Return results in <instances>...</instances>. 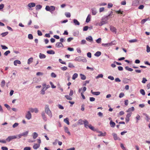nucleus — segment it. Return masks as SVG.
<instances>
[{
	"instance_id": "nucleus-1",
	"label": "nucleus",
	"mask_w": 150,
	"mask_h": 150,
	"mask_svg": "<svg viewBox=\"0 0 150 150\" xmlns=\"http://www.w3.org/2000/svg\"><path fill=\"white\" fill-rule=\"evenodd\" d=\"M45 112L50 117L52 116V114L51 111L50 110L49 106L48 105H46L45 107Z\"/></svg>"
},
{
	"instance_id": "nucleus-2",
	"label": "nucleus",
	"mask_w": 150,
	"mask_h": 150,
	"mask_svg": "<svg viewBox=\"0 0 150 150\" xmlns=\"http://www.w3.org/2000/svg\"><path fill=\"white\" fill-rule=\"evenodd\" d=\"M74 60L75 61L79 62H80L81 61L85 62H87L86 59L85 57L81 56H79L76 57L74 59Z\"/></svg>"
},
{
	"instance_id": "nucleus-3",
	"label": "nucleus",
	"mask_w": 150,
	"mask_h": 150,
	"mask_svg": "<svg viewBox=\"0 0 150 150\" xmlns=\"http://www.w3.org/2000/svg\"><path fill=\"white\" fill-rule=\"evenodd\" d=\"M45 9L46 11H49L52 13V11L55 10V7L54 6H47L45 7Z\"/></svg>"
},
{
	"instance_id": "nucleus-4",
	"label": "nucleus",
	"mask_w": 150,
	"mask_h": 150,
	"mask_svg": "<svg viewBox=\"0 0 150 150\" xmlns=\"http://www.w3.org/2000/svg\"><path fill=\"white\" fill-rule=\"evenodd\" d=\"M25 117V118L28 120H29L31 119L32 117V115L30 111H29L27 112Z\"/></svg>"
},
{
	"instance_id": "nucleus-5",
	"label": "nucleus",
	"mask_w": 150,
	"mask_h": 150,
	"mask_svg": "<svg viewBox=\"0 0 150 150\" xmlns=\"http://www.w3.org/2000/svg\"><path fill=\"white\" fill-rule=\"evenodd\" d=\"M92 14L93 15H96L98 13L97 9L95 8H93L91 9Z\"/></svg>"
},
{
	"instance_id": "nucleus-6",
	"label": "nucleus",
	"mask_w": 150,
	"mask_h": 150,
	"mask_svg": "<svg viewBox=\"0 0 150 150\" xmlns=\"http://www.w3.org/2000/svg\"><path fill=\"white\" fill-rule=\"evenodd\" d=\"M29 110L30 112L32 113L35 112V113H37L39 111L38 109L36 108H29Z\"/></svg>"
},
{
	"instance_id": "nucleus-7",
	"label": "nucleus",
	"mask_w": 150,
	"mask_h": 150,
	"mask_svg": "<svg viewBox=\"0 0 150 150\" xmlns=\"http://www.w3.org/2000/svg\"><path fill=\"white\" fill-rule=\"evenodd\" d=\"M132 113H127L126 116L125 120L127 122H128L129 120V117L131 116Z\"/></svg>"
},
{
	"instance_id": "nucleus-8",
	"label": "nucleus",
	"mask_w": 150,
	"mask_h": 150,
	"mask_svg": "<svg viewBox=\"0 0 150 150\" xmlns=\"http://www.w3.org/2000/svg\"><path fill=\"white\" fill-rule=\"evenodd\" d=\"M55 46L57 48H60L61 47H63L64 46L62 43L57 42L56 43Z\"/></svg>"
},
{
	"instance_id": "nucleus-9",
	"label": "nucleus",
	"mask_w": 150,
	"mask_h": 150,
	"mask_svg": "<svg viewBox=\"0 0 150 150\" xmlns=\"http://www.w3.org/2000/svg\"><path fill=\"white\" fill-rule=\"evenodd\" d=\"M110 30L112 32L115 33H117V29L115 27L111 26L110 27Z\"/></svg>"
},
{
	"instance_id": "nucleus-10",
	"label": "nucleus",
	"mask_w": 150,
	"mask_h": 150,
	"mask_svg": "<svg viewBox=\"0 0 150 150\" xmlns=\"http://www.w3.org/2000/svg\"><path fill=\"white\" fill-rule=\"evenodd\" d=\"M29 132V131H26L25 132H23L21 133L22 136H23L24 137H26L28 135V133Z\"/></svg>"
},
{
	"instance_id": "nucleus-11",
	"label": "nucleus",
	"mask_w": 150,
	"mask_h": 150,
	"mask_svg": "<svg viewBox=\"0 0 150 150\" xmlns=\"http://www.w3.org/2000/svg\"><path fill=\"white\" fill-rule=\"evenodd\" d=\"M139 0H134L133 1L132 5L134 6H137L139 4Z\"/></svg>"
},
{
	"instance_id": "nucleus-12",
	"label": "nucleus",
	"mask_w": 150,
	"mask_h": 150,
	"mask_svg": "<svg viewBox=\"0 0 150 150\" xmlns=\"http://www.w3.org/2000/svg\"><path fill=\"white\" fill-rule=\"evenodd\" d=\"M84 124L85 126V127L86 128H88V126L89 125V122H88L86 120H84Z\"/></svg>"
},
{
	"instance_id": "nucleus-13",
	"label": "nucleus",
	"mask_w": 150,
	"mask_h": 150,
	"mask_svg": "<svg viewBox=\"0 0 150 150\" xmlns=\"http://www.w3.org/2000/svg\"><path fill=\"white\" fill-rule=\"evenodd\" d=\"M32 136L33 138L34 139H35L38 137V134L37 133L34 132L33 133Z\"/></svg>"
},
{
	"instance_id": "nucleus-14",
	"label": "nucleus",
	"mask_w": 150,
	"mask_h": 150,
	"mask_svg": "<svg viewBox=\"0 0 150 150\" xmlns=\"http://www.w3.org/2000/svg\"><path fill=\"white\" fill-rule=\"evenodd\" d=\"M86 39L87 41H89L91 42L93 41V38L91 36H89L88 37H86Z\"/></svg>"
},
{
	"instance_id": "nucleus-15",
	"label": "nucleus",
	"mask_w": 150,
	"mask_h": 150,
	"mask_svg": "<svg viewBox=\"0 0 150 150\" xmlns=\"http://www.w3.org/2000/svg\"><path fill=\"white\" fill-rule=\"evenodd\" d=\"M43 88L41 90V93L42 95H44L45 94V91L47 89L45 86H42Z\"/></svg>"
},
{
	"instance_id": "nucleus-16",
	"label": "nucleus",
	"mask_w": 150,
	"mask_h": 150,
	"mask_svg": "<svg viewBox=\"0 0 150 150\" xmlns=\"http://www.w3.org/2000/svg\"><path fill=\"white\" fill-rule=\"evenodd\" d=\"M28 6V7L30 8L35 7V4L34 3L31 2L29 3Z\"/></svg>"
},
{
	"instance_id": "nucleus-17",
	"label": "nucleus",
	"mask_w": 150,
	"mask_h": 150,
	"mask_svg": "<svg viewBox=\"0 0 150 150\" xmlns=\"http://www.w3.org/2000/svg\"><path fill=\"white\" fill-rule=\"evenodd\" d=\"M40 146V144H35L33 146V148L34 149H37L39 148Z\"/></svg>"
},
{
	"instance_id": "nucleus-18",
	"label": "nucleus",
	"mask_w": 150,
	"mask_h": 150,
	"mask_svg": "<svg viewBox=\"0 0 150 150\" xmlns=\"http://www.w3.org/2000/svg\"><path fill=\"white\" fill-rule=\"evenodd\" d=\"M91 93L93 95L96 96L99 95L100 94V92L99 91L93 92L92 90H91Z\"/></svg>"
},
{
	"instance_id": "nucleus-19",
	"label": "nucleus",
	"mask_w": 150,
	"mask_h": 150,
	"mask_svg": "<svg viewBox=\"0 0 150 150\" xmlns=\"http://www.w3.org/2000/svg\"><path fill=\"white\" fill-rule=\"evenodd\" d=\"M64 130L66 133H67L69 135H71L70 132L69 131L68 128L67 127H65Z\"/></svg>"
},
{
	"instance_id": "nucleus-20",
	"label": "nucleus",
	"mask_w": 150,
	"mask_h": 150,
	"mask_svg": "<svg viewBox=\"0 0 150 150\" xmlns=\"http://www.w3.org/2000/svg\"><path fill=\"white\" fill-rule=\"evenodd\" d=\"M112 135L113 136V138L115 140H117V139L120 140V138H118L117 136V135L115 133H113L112 134Z\"/></svg>"
},
{
	"instance_id": "nucleus-21",
	"label": "nucleus",
	"mask_w": 150,
	"mask_h": 150,
	"mask_svg": "<svg viewBox=\"0 0 150 150\" xmlns=\"http://www.w3.org/2000/svg\"><path fill=\"white\" fill-rule=\"evenodd\" d=\"M39 58L41 59H45L46 57V56L44 54L40 53L39 55Z\"/></svg>"
},
{
	"instance_id": "nucleus-22",
	"label": "nucleus",
	"mask_w": 150,
	"mask_h": 150,
	"mask_svg": "<svg viewBox=\"0 0 150 150\" xmlns=\"http://www.w3.org/2000/svg\"><path fill=\"white\" fill-rule=\"evenodd\" d=\"M110 127H114L115 125V123L114 122H113L112 121V120H111L110 121Z\"/></svg>"
},
{
	"instance_id": "nucleus-23",
	"label": "nucleus",
	"mask_w": 150,
	"mask_h": 150,
	"mask_svg": "<svg viewBox=\"0 0 150 150\" xmlns=\"http://www.w3.org/2000/svg\"><path fill=\"white\" fill-rule=\"evenodd\" d=\"M73 22L75 25H80L79 22L76 19L73 20Z\"/></svg>"
},
{
	"instance_id": "nucleus-24",
	"label": "nucleus",
	"mask_w": 150,
	"mask_h": 150,
	"mask_svg": "<svg viewBox=\"0 0 150 150\" xmlns=\"http://www.w3.org/2000/svg\"><path fill=\"white\" fill-rule=\"evenodd\" d=\"M101 54L100 52L97 51L94 54V55L96 57H98L101 55Z\"/></svg>"
},
{
	"instance_id": "nucleus-25",
	"label": "nucleus",
	"mask_w": 150,
	"mask_h": 150,
	"mask_svg": "<svg viewBox=\"0 0 150 150\" xmlns=\"http://www.w3.org/2000/svg\"><path fill=\"white\" fill-rule=\"evenodd\" d=\"M91 17V15L90 14L88 15L86 20V23H88L90 21Z\"/></svg>"
},
{
	"instance_id": "nucleus-26",
	"label": "nucleus",
	"mask_w": 150,
	"mask_h": 150,
	"mask_svg": "<svg viewBox=\"0 0 150 150\" xmlns=\"http://www.w3.org/2000/svg\"><path fill=\"white\" fill-rule=\"evenodd\" d=\"M17 64H21V62L19 60H16L14 62V64L16 66L17 65Z\"/></svg>"
},
{
	"instance_id": "nucleus-27",
	"label": "nucleus",
	"mask_w": 150,
	"mask_h": 150,
	"mask_svg": "<svg viewBox=\"0 0 150 150\" xmlns=\"http://www.w3.org/2000/svg\"><path fill=\"white\" fill-rule=\"evenodd\" d=\"M47 54H55L53 50H52L47 51Z\"/></svg>"
},
{
	"instance_id": "nucleus-28",
	"label": "nucleus",
	"mask_w": 150,
	"mask_h": 150,
	"mask_svg": "<svg viewBox=\"0 0 150 150\" xmlns=\"http://www.w3.org/2000/svg\"><path fill=\"white\" fill-rule=\"evenodd\" d=\"M80 75L81 76V79L83 80H85L86 79V77L84 75L82 74H80Z\"/></svg>"
},
{
	"instance_id": "nucleus-29",
	"label": "nucleus",
	"mask_w": 150,
	"mask_h": 150,
	"mask_svg": "<svg viewBox=\"0 0 150 150\" xmlns=\"http://www.w3.org/2000/svg\"><path fill=\"white\" fill-rule=\"evenodd\" d=\"M116 41L115 40L112 41L111 42L109 43V46H110L112 45H115L116 44Z\"/></svg>"
},
{
	"instance_id": "nucleus-30",
	"label": "nucleus",
	"mask_w": 150,
	"mask_h": 150,
	"mask_svg": "<svg viewBox=\"0 0 150 150\" xmlns=\"http://www.w3.org/2000/svg\"><path fill=\"white\" fill-rule=\"evenodd\" d=\"M64 121L68 125H69V120L68 118H66L64 119Z\"/></svg>"
},
{
	"instance_id": "nucleus-31",
	"label": "nucleus",
	"mask_w": 150,
	"mask_h": 150,
	"mask_svg": "<svg viewBox=\"0 0 150 150\" xmlns=\"http://www.w3.org/2000/svg\"><path fill=\"white\" fill-rule=\"evenodd\" d=\"M134 107H132L131 108H129L128 110L127 111V112H129L130 111H133L134 110Z\"/></svg>"
},
{
	"instance_id": "nucleus-32",
	"label": "nucleus",
	"mask_w": 150,
	"mask_h": 150,
	"mask_svg": "<svg viewBox=\"0 0 150 150\" xmlns=\"http://www.w3.org/2000/svg\"><path fill=\"white\" fill-rule=\"evenodd\" d=\"M42 7V6L40 5H37L35 7V8L36 10H38L40 9Z\"/></svg>"
},
{
	"instance_id": "nucleus-33",
	"label": "nucleus",
	"mask_w": 150,
	"mask_h": 150,
	"mask_svg": "<svg viewBox=\"0 0 150 150\" xmlns=\"http://www.w3.org/2000/svg\"><path fill=\"white\" fill-rule=\"evenodd\" d=\"M78 76V74L77 73L74 74L72 76V79L73 80H75L76 78Z\"/></svg>"
},
{
	"instance_id": "nucleus-34",
	"label": "nucleus",
	"mask_w": 150,
	"mask_h": 150,
	"mask_svg": "<svg viewBox=\"0 0 150 150\" xmlns=\"http://www.w3.org/2000/svg\"><path fill=\"white\" fill-rule=\"evenodd\" d=\"M5 83H6L5 81L4 80H2L1 84V87H4L5 85Z\"/></svg>"
},
{
	"instance_id": "nucleus-35",
	"label": "nucleus",
	"mask_w": 150,
	"mask_h": 150,
	"mask_svg": "<svg viewBox=\"0 0 150 150\" xmlns=\"http://www.w3.org/2000/svg\"><path fill=\"white\" fill-rule=\"evenodd\" d=\"M84 120H83L81 119L79 120L78 121V123L80 125H83L84 124Z\"/></svg>"
},
{
	"instance_id": "nucleus-36",
	"label": "nucleus",
	"mask_w": 150,
	"mask_h": 150,
	"mask_svg": "<svg viewBox=\"0 0 150 150\" xmlns=\"http://www.w3.org/2000/svg\"><path fill=\"white\" fill-rule=\"evenodd\" d=\"M33 58L32 57H31L28 59V64H30L31 63L33 62Z\"/></svg>"
},
{
	"instance_id": "nucleus-37",
	"label": "nucleus",
	"mask_w": 150,
	"mask_h": 150,
	"mask_svg": "<svg viewBox=\"0 0 150 150\" xmlns=\"http://www.w3.org/2000/svg\"><path fill=\"white\" fill-rule=\"evenodd\" d=\"M125 68V69L126 70H128L129 71H132L133 70V69H132L131 68H129L128 66L126 67Z\"/></svg>"
},
{
	"instance_id": "nucleus-38",
	"label": "nucleus",
	"mask_w": 150,
	"mask_h": 150,
	"mask_svg": "<svg viewBox=\"0 0 150 150\" xmlns=\"http://www.w3.org/2000/svg\"><path fill=\"white\" fill-rule=\"evenodd\" d=\"M140 93L143 96H144L145 94V93L144 90L143 89H141L140 90Z\"/></svg>"
},
{
	"instance_id": "nucleus-39",
	"label": "nucleus",
	"mask_w": 150,
	"mask_h": 150,
	"mask_svg": "<svg viewBox=\"0 0 150 150\" xmlns=\"http://www.w3.org/2000/svg\"><path fill=\"white\" fill-rule=\"evenodd\" d=\"M65 97L68 100H71L72 99L71 97H70V96L68 95H66L65 96Z\"/></svg>"
},
{
	"instance_id": "nucleus-40",
	"label": "nucleus",
	"mask_w": 150,
	"mask_h": 150,
	"mask_svg": "<svg viewBox=\"0 0 150 150\" xmlns=\"http://www.w3.org/2000/svg\"><path fill=\"white\" fill-rule=\"evenodd\" d=\"M65 15L68 18H69L71 16V14L69 12H66L65 13Z\"/></svg>"
},
{
	"instance_id": "nucleus-41",
	"label": "nucleus",
	"mask_w": 150,
	"mask_h": 150,
	"mask_svg": "<svg viewBox=\"0 0 150 150\" xmlns=\"http://www.w3.org/2000/svg\"><path fill=\"white\" fill-rule=\"evenodd\" d=\"M42 86H45L47 89L50 88V87L49 85H47L45 83H43L42 84Z\"/></svg>"
},
{
	"instance_id": "nucleus-42",
	"label": "nucleus",
	"mask_w": 150,
	"mask_h": 150,
	"mask_svg": "<svg viewBox=\"0 0 150 150\" xmlns=\"http://www.w3.org/2000/svg\"><path fill=\"white\" fill-rule=\"evenodd\" d=\"M95 25L97 26L98 25L100 26L103 25V24L101 22H100L99 23L98 22L96 23L95 24Z\"/></svg>"
},
{
	"instance_id": "nucleus-43",
	"label": "nucleus",
	"mask_w": 150,
	"mask_h": 150,
	"mask_svg": "<svg viewBox=\"0 0 150 150\" xmlns=\"http://www.w3.org/2000/svg\"><path fill=\"white\" fill-rule=\"evenodd\" d=\"M143 115H145L146 117V120L147 121H148L149 119V117L148 116V115L147 114L145 113H143Z\"/></svg>"
},
{
	"instance_id": "nucleus-44",
	"label": "nucleus",
	"mask_w": 150,
	"mask_h": 150,
	"mask_svg": "<svg viewBox=\"0 0 150 150\" xmlns=\"http://www.w3.org/2000/svg\"><path fill=\"white\" fill-rule=\"evenodd\" d=\"M8 32H6L3 33H2L1 34V35H2V37H4L6 35H7L8 34Z\"/></svg>"
},
{
	"instance_id": "nucleus-45",
	"label": "nucleus",
	"mask_w": 150,
	"mask_h": 150,
	"mask_svg": "<svg viewBox=\"0 0 150 150\" xmlns=\"http://www.w3.org/2000/svg\"><path fill=\"white\" fill-rule=\"evenodd\" d=\"M137 42V40L136 39H133L129 40V42L130 43L135 42Z\"/></svg>"
},
{
	"instance_id": "nucleus-46",
	"label": "nucleus",
	"mask_w": 150,
	"mask_h": 150,
	"mask_svg": "<svg viewBox=\"0 0 150 150\" xmlns=\"http://www.w3.org/2000/svg\"><path fill=\"white\" fill-rule=\"evenodd\" d=\"M105 8L104 7H102L100 8L99 9V12L100 13H101L104 11Z\"/></svg>"
},
{
	"instance_id": "nucleus-47",
	"label": "nucleus",
	"mask_w": 150,
	"mask_h": 150,
	"mask_svg": "<svg viewBox=\"0 0 150 150\" xmlns=\"http://www.w3.org/2000/svg\"><path fill=\"white\" fill-rule=\"evenodd\" d=\"M19 124L18 123H15L12 126V127L13 128H15L18 127V125Z\"/></svg>"
},
{
	"instance_id": "nucleus-48",
	"label": "nucleus",
	"mask_w": 150,
	"mask_h": 150,
	"mask_svg": "<svg viewBox=\"0 0 150 150\" xmlns=\"http://www.w3.org/2000/svg\"><path fill=\"white\" fill-rule=\"evenodd\" d=\"M10 51L9 50H7L4 52V54L5 56H7L10 53Z\"/></svg>"
},
{
	"instance_id": "nucleus-49",
	"label": "nucleus",
	"mask_w": 150,
	"mask_h": 150,
	"mask_svg": "<svg viewBox=\"0 0 150 150\" xmlns=\"http://www.w3.org/2000/svg\"><path fill=\"white\" fill-rule=\"evenodd\" d=\"M103 75L102 74H99L98 76H97L96 77V79H98L100 78H103Z\"/></svg>"
},
{
	"instance_id": "nucleus-50",
	"label": "nucleus",
	"mask_w": 150,
	"mask_h": 150,
	"mask_svg": "<svg viewBox=\"0 0 150 150\" xmlns=\"http://www.w3.org/2000/svg\"><path fill=\"white\" fill-rule=\"evenodd\" d=\"M113 12L112 11H111L110 12V13L108 16H107L106 17V18H107V19H108V18L109 17H110V18H112V16L111 15L112 14Z\"/></svg>"
},
{
	"instance_id": "nucleus-51",
	"label": "nucleus",
	"mask_w": 150,
	"mask_h": 150,
	"mask_svg": "<svg viewBox=\"0 0 150 150\" xmlns=\"http://www.w3.org/2000/svg\"><path fill=\"white\" fill-rule=\"evenodd\" d=\"M4 105L8 110H10V109L11 107L8 105L7 104H5Z\"/></svg>"
},
{
	"instance_id": "nucleus-52",
	"label": "nucleus",
	"mask_w": 150,
	"mask_h": 150,
	"mask_svg": "<svg viewBox=\"0 0 150 150\" xmlns=\"http://www.w3.org/2000/svg\"><path fill=\"white\" fill-rule=\"evenodd\" d=\"M59 62L62 64H66V63L65 62H64L61 59H59Z\"/></svg>"
},
{
	"instance_id": "nucleus-53",
	"label": "nucleus",
	"mask_w": 150,
	"mask_h": 150,
	"mask_svg": "<svg viewBox=\"0 0 150 150\" xmlns=\"http://www.w3.org/2000/svg\"><path fill=\"white\" fill-rule=\"evenodd\" d=\"M148 20L147 18H145L142 20L141 23L142 24H144Z\"/></svg>"
},
{
	"instance_id": "nucleus-54",
	"label": "nucleus",
	"mask_w": 150,
	"mask_h": 150,
	"mask_svg": "<svg viewBox=\"0 0 150 150\" xmlns=\"http://www.w3.org/2000/svg\"><path fill=\"white\" fill-rule=\"evenodd\" d=\"M89 128L91 130H94V127H93L91 126V125H88V128Z\"/></svg>"
},
{
	"instance_id": "nucleus-55",
	"label": "nucleus",
	"mask_w": 150,
	"mask_h": 150,
	"mask_svg": "<svg viewBox=\"0 0 150 150\" xmlns=\"http://www.w3.org/2000/svg\"><path fill=\"white\" fill-rule=\"evenodd\" d=\"M89 128L91 130H94V127H93L91 126V125H88V128Z\"/></svg>"
},
{
	"instance_id": "nucleus-56",
	"label": "nucleus",
	"mask_w": 150,
	"mask_h": 150,
	"mask_svg": "<svg viewBox=\"0 0 150 150\" xmlns=\"http://www.w3.org/2000/svg\"><path fill=\"white\" fill-rule=\"evenodd\" d=\"M89 128L91 130H94V127H93L91 126V125H88V128Z\"/></svg>"
},
{
	"instance_id": "nucleus-57",
	"label": "nucleus",
	"mask_w": 150,
	"mask_h": 150,
	"mask_svg": "<svg viewBox=\"0 0 150 150\" xmlns=\"http://www.w3.org/2000/svg\"><path fill=\"white\" fill-rule=\"evenodd\" d=\"M140 116L139 115H137V116L136 117V119L137 120V122H138V121L140 120Z\"/></svg>"
},
{
	"instance_id": "nucleus-58",
	"label": "nucleus",
	"mask_w": 150,
	"mask_h": 150,
	"mask_svg": "<svg viewBox=\"0 0 150 150\" xmlns=\"http://www.w3.org/2000/svg\"><path fill=\"white\" fill-rule=\"evenodd\" d=\"M89 27L87 26H84L83 29V31H87Z\"/></svg>"
},
{
	"instance_id": "nucleus-59",
	"label": "nucleus",
	"mask_w": 150,
	"mask_h": 150,
	"mask_svg": "<svg viewBox=\"0 0 150 150\" xmlns=\"http://www.w3.org/2000/svg\"><path fill=\"white\" fill-rule=\"evenodd\" d=\"M107 5V4L103 2L100 3L98 4V5L100 6H105Z\"/></svg>"
},
{
	"instance_id": "nucleus-60",
	"label": "nucleus",
	"mask_w": 150,
	"mask_h": 150,
	"mask_svg": "<svg viewBox=\"0 0 150 150\" xmlns=\"http://www.w3.org/2000/svg\"><path fill=\"white\" fill-rule=\"evenodd\" d=\"M68 67L70 68H74V67L73 64L70 63H69Z\"/></svg>"
},
{
	"instance_id": "nucleus-61",
	"label": "nucleus",
	"mask_w": 150,
	"mask_h": 150,
	"mask_svg": "<svg viewBox=\"0 0 150 150\" xmlns=\"http://www.w3.org/2000/svg\"><path fill=\"white\" fill-rule=\"evenodd\" d=\"M115 12L118 13H120L121 14H123V11H121L120 10H119L118 11H115Z\"/></svg>"
},
{
	"instance_id": "nucleus-62",
	"label": "nucleus",
	"mask_w": 150,
	"mask_h": 150,
	"mask_svg": "<svg viewBox=\"0 0 150 150\" xmlns=\"http://www.w3.org/2000/svg\"><path fill=\"white\" fill-rule=\"evenodd\" d=\"M28 38L29 39H32L33 38V35L31 34H29L28 35Z\"/></svg>"
},
{
	"instance_id": "nucleus-63",
	"label": "nucleus",
	"mask_w": 150,
	"mask_h": 150,
	"mask_svg": "<svg viewBox=\"0 0 150 150\" xmlns=\"http://www.w3.org/2000/svg\"><path fill=\"white\" fill-rule=\"evenodd\" d=\"M51 76L53 78H55L56 77V75L54 73H52L51 75Z\"/></svg>"
},
{
	"instance_id": "nucleus-64",
	"label": "nucleus",
	"mask_w": 150,
	"mask_h": 150,
	"mask_svg": "<svg viewBox=\"0 0 150 150\" xmlns=\"http://www.w3.org/2000/svg\"><path fill=\"white\" fill-rule=\"evenodd\" d=\"M146 51L147 52H150V47L148 45L146 46Z\"/></svg>"
}]
</instances>
